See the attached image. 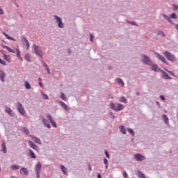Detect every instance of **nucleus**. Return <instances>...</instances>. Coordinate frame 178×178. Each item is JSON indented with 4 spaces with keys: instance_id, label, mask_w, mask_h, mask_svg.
I'll list each match as a JSON object with an SVG mask.
<instances>
[{
    "instance_id": "nucleus-21",
    "label": "nucleus",
    "mask_w": 178,
    "mask_h": 178,
    "mask_svg": "<svg viewBox=\"0 0 178 178\" xmlns=\"http://www.w3.org/2000/svg\"><path fill=\"white\" fill-rule=\"evenodd\" d=\"M60 170H62L63 175H65V176H67V168L65 167L63 165H60Z\"/></svg>"
},
{
    "instance_id": "nucleus-28",
    "label": "nucleus",
    "mask_w": 178,
    "mask_h": 178,
    "mask_svg": "<svg viewBox=\"0 0 178 178\" xmlns=\"http://www.w3.org/2000/svg\"><path fill=\"white\" fill-rule=\"evenodd\" d=\"M116 81H118V84L122 85V87H124V82H123V80H122V79L118 78Z\"/></svg>"
},
{
    "instance_id": "nucleus-24",
    "label": "nucleus",
    "mask_w": 178,
    "mask_h": 178,
    "mask_svg": "<svg viewBox=\"0 0 178 178\" xmlns=\"http://www.w3.org/2000/svg\"><path fill=\"white\" fill-rule=\"evenodd\" d=\"M24 87L26 90H30L31 88V85L30 84V83H29V81H25Z\"/></svg>"
},
{
    "instance_id": "nucleus-12",
    "label": "nucleus",
    "mask_w": 178,
    "mask_h": 178,
    "mask_svg": "<svg viewBox=\"0 0 178 178\" xmlns=\"http://www.w3.org/2000/svg\"><path fill=\"white\" fill-rule=\"evenodd\" d=\"M41 168H42V164L40 162H38L35 166V173H40Z\"/></svg>"
},
{
    "instance_id": "nucleus-53",
    "label": "nucleus",
    "mask_w": 178,
    "mask_h": 178,
    "mask_svg": "<svg viewBox=\"0 0 178 178\" xmlns=\"http://www.w3.org/2000/svg\"><path fill=\"white\" fill-rule=\"evenodd\" d=\"M0 15H3V10L0 8Z\"/></svg>"
},
{
    "instance_id": "nucleus-23",
    "label": "nucleus",
    "mask_w": 178,
    "mask_h": 178,
    "mask_svg": "<svg viewBox=\"0 0 178 178\" xmlns=\"http://www.w3.org/2000/svg\"><path fill=\"white\" fill-rule=\"evenodd\" d=\"M21 131L22 133H24V134H26V136H29V134H30V131L26 127H22L21 128Z\"/></svg>"
},
{
    "instance_id": "nucleus-5",
    "label": "nucleus",
    "mask_w": 178,
    "mask_h": 178,
    "mask_svg": "<svg viewBox=\"0 0 178 178\" xmlns=\"http://www.w3.org/2000/svg\"><path fill=\"white\" fill-rule=\"evenodd\" d=\"M32 49L34 54L38 55V56L42 58V50L41 49V47H40L38 45H33Z\"/></svg>"
},
{
    "instance_id": "nucleus-31",
    "label": "nucleus",
    "mask_w": 178,
    "mask_h": 178,
    "mask_svg": "<svg viewBox=\"0 0 178 178\" xmlns=\"http://www.w3.org/2000/svg\"><path fill=\"white\" fill-rule=\"evenodd\" d=\"M120 102H124V104H127V99H126V97H124L123 96L120 97Z\"/></svg>"
},
{
    "instance_id": "nucleus-3",
    "label": "nucleus",
    "mask_w": 178,
    "mask_h": 178,
    "mask_svg": "<svg viewBox=\"0 0 178 178\" xmlns=\"http://www.w3.org/2000/svg\"><path fill=\"white\" fill-rule=\"evenodd\" d=\"M3 48H6L9 52H12L13 54H17V58L18 59H20V60H23V58L20 56V54H22V51H20L19 49H16L15 50L10 49V47L8 46H3Z\"/></svg>"
},
{
    "instance_id": "nucleus-61",
    "label": "nucleus",
    "mask_w": 178,
    "mask_h": 178,
    "mask_svg": "<svg viewBox=\"0 0 178 178\" xmlns=\"http://www.w3.org/2000/svg\"><path fill=\"white\" fill-rule=\"evenodd\" d=\"M163 17H165V19H168V16L167 15H163Z\"/></svg>"
},
{
    "instance_id": "nucleus-33",
    "label": "nucleus",
    "mask_w": 178,
    "mask_h": 178,
    "mask_svg": "<svg viewBox=\"0 0 178 178\" xmlns=\"http://www.w3.org/2000/svg\"><path fill=\"white\" fill-rule=\"evenodd\" d=\"M22 42H23L24 45H29V40H27V39L26 38H22Z\"/></svg>"
},
{
    "instance_id": "nucleus-9",
    "label": "nucleus",
    "mask_w": 178,
    "mask_h": 178,
    "mask_svg": "<svg viewBox=\"0 0 178 178\" xmlns=\"http://www.w3.org/2000/svg\"><path fill=\"white\" fill-rule=\"evenodd\" d=\"M134 159L138 161V162H142V161H145V156H143L141 154H134Z\"/></svg>"
},
{
    "instance_id": "nucleus-30",
    "label": "nucleus",
    "mask_w": 178,
    "mask_h": 178,
    "mask_svg": "<svg viewBox=\"0 0 178 178\" xmlns=\"http://www.w3.org/2000/svg\"><path fill=\"white\" fill-rule=\"evenodd\" d=\"M120 130L121 133H122V134H126V128L124 127V126L123 125L120 126Z\"/></svg>"
},
{
    "instance_id": "nucleus-60",
    "label": "nucleus",
    "mask_w": 178,
    "mask_h": 178,
    "mask_svg": "<svg viewBox=\"0 0 178 178\" xmlns=\"http://www.w3.org/2000/svg\"><path fill=\"white\" fill-rule=\"evenodd\" d=\"M105 165H105L106 169H108V164H105Z\"/></svg>"
},
{
    "instance_id": "nucleus-59",
    "label": "nucleus",
    "mask_w": 178,
    "mask_h": 178,
    "mask_svg": "<svg viewBox=\"0 0 178 178\" xmlns=\"http://www.w3.org/2000/svg\"><path fill=\"white\" fill-rule=\"evenodd\" d=\"M1 54H3V55H5V51L1 50Z\"/></svg>"
},
{
    "instance_id": "nucleus-29",
    "label": "nucleus",
    "mask_w": 178,
    "mask_h": 178,
    "mask_svg": "<svg viewBox=\"0 0 178 178\" xmlns=\"http://www.w3.org/2000/svg\"><path fill=\"white\" fill-rule=\"evenodd\" d=\"M3 58L7 62H10L11 60L10 56L9 55L3 54Z\"/></svg>"
},
{
    "instance_id": "nucleus-27",
    "label": "nucleus",
    "mask_w": 178,
    "mask_h": 178,
    "mask_svg": "<svg viewBox=\"0 0 178 178\" xmlns=\"http://www.w3.org/2000/svg\"><path fill=\"white\" fill-rule=\"evenodd\" d=\"M19 168H20V166H19V165L17 164H15L11 166L12 170H19Z\"/></svg>"
},
{
    "instance_id": "nucleus-18",
    "label": "nucleus",
    "mask_w": 178,
    "mask_h": 178,
    "mask_svg": "<svg viewBox=\"0 0 178 178\" xmlns=\"http://www.w3.org/2000/svg\"><path fill=\"white\" fill-rule=\"evenodd\" d=\"M58 104L60 105V106H62V108H63V109H65V111H67V112H69V111L70 110L69 108H67V106L66 105V104H65V102H58Z\"/></svg>"
},
{
    "instance_id": "nucleus-11",
    "label": "nucleus",
    "mask_w": 178,
    "mask_h": 178,
    "mask_svg": "<svg viewBox=\"0 0 178 178\" xmlns=\"http://www.w3.org/2000/svg\"><path fill=\"white\" fill-rule=\"evenodd\" d=\"M29 137L32 138L33 141L36 144H39L41 145L42 144V142L41 141V139L38 138L37 136H34L33 135H29Z\"/></svg>"
},
{
    "instance_id": "nucleus-46",
    "label": "nucleus",
    "mask_w": 178,
    "mask_h": 178,
    "mask_svg": "<svg viewBox=\"0 0 178 178\" xmlns=\"http://www.w3.org/2000/svg\"><path fill=\"white\" fill-rule=\"evenodd\" d=\"M109 116H110V118H112L113 119H115V115H113V113H112V112L109 113Z\"/></svg>"
},
{
    "instance_id": "nucleus-1",
    "label": "nucleus",
    "mask_w": 178,
    "mask_h": 178,
    "mask_svg": "<svg viewBox=\"0 0 178 178\" xmlns=\"http://www.w3.org/2000/svg\"><path fill=\"white\" fill-rule=\"evenodd\" d=\"M140 60L143 65H147V66H149L154 63L151 58L145 54H141Z\"/></svg>"
},
{
    "instance_id": "nucleus-32",
    "label": "nucleus",
    "mask_w": 178,
    "mask_h": 178,
    "mask_svg": "<svg viewBox=\"0 0 178 178\" xmlns=\"http://www.w3.org/2000/svg\"><path fill=\"white\" fill-rule=\"evenodd\" d=\"M2 147V152H3V154H6V145H5V143H3L1 145Z\"/></svg>"
},
{
    "instance_id": "nucleus-25",
    "label": "nucleus",
    "mask_w": 178,
    "mask_h": 178,
    "mask_svg": "<svg viewBox=\"0 0 178 178\" xmlns=\"http://www.w3.org/2000/svg\"><path fill=\"white\" fill-rule=\"evenodd\" d=\"M43 67L45 68L46 72H47L48 74H51V70L48 67V65L47 63H44Z\"/></svg>"
},
{
    "instance_id": "nucleus-17",
    "label": "nucleus",
    "mask_w": 178,
    "mask_h": 178,
    "mask_svg": "<svg viewBox=\"0 0 178 178\" xmlns=\"http://www.w3.org/2000/svg\"><path fill=\"white\" fill-rule=\"evenodd\" d=\"M42 122L45 127H47V129H51V124H49V122L47 120H45L44 118H42Z\"/></svg>"
},
{
    "instance_id": "nucleus-37",
    "label": "nucleus",
    "mask_w": 178,
    "mask_h": 178,
    "mask_svg": "<svg viewBox=\"0 0 178 178\" xmlns=\"http://www.w3.org/2000/svg\"><path fill=\"white\" fill-rule=\"evenodd\" d=\"M42 95L43 99H49V98L48 97V95L44 93L43 92H42Z\"/></svg>"
},
{
    "instance_id": "nucleus-4",
    "label": "nucleus",
    "mask_w": 178,
    "mask_h": 178,
    "mask_svg": "<svg viewBox=\"0 0 178 178\" xmlns=\"http://www.w3.org/2000/svg\"><path fill=\"white\" fill-rule=\"evenodd\" d=\"M163 54L166 57L168 60H170V62H176V56H175V55L172 54L170 52L164 51Z\"/></svg>"
},
{
    "instance_id": "nucleus-55",
    "label": "nucleus",
    "mask_w": 178,
    "mask_h": 178,
    "mask_svg": "<svg viewBox=\"0 0 178 178\" xmlns=\"http://www.w3.org/2000/svg\"><path fill=\"white\" fill-rule=\"evenodd\" d=\"M88 169L90 170V172H91V170H92V169L91 168V165H90V164L88 165Z\"/></svg>"
},
{
    "instance_id": "nucleus-36",
    "label": "nucleus",
    "mask_w": 178,
    "mask_h": 178,
    "mask_svg": "<svg viewBox=\"0 0 178 178\" xmlns=\"http://www.w3.org/2000/svg\"><path fill=\"white\" fill-rule=\"evenodd\" d=\"M25 60H27V62H31V60H30V56L29 55V54L25 55Z\"/></svg>"
},
{
    "instance_id": "nucleus-26",
    "label": "nucleus",
    "mask_w": 178,
    "mask_h": 178,
    "mask_svg": "<svg viewBox=\"0 0 178 178\" xmlns=\"http://www.w3.org/2000/svg\"><path fill=\"white\" fill-rule=\"evenodd\" d=\"M138 177L139 178H147L145 177V175H144V173H143L141 171L138 170L137 172Z\"/></svg>"
},
{
    "instance_id": "nucleus-47",
    "label": "nucleus",
    "mask_w": 178,
    "mask_h": 178,
    "mask_svg": "<svg viewBox=\"0 0 178 178\" xmlns=\"http://www.w3.org/2000/svg\"><path fill=\"white\" fill-rule=\"evenodd\" d=\"M159 98H160V99H161V101H165V99H166L165 98V96H163V95H160Z\"/></svg>"
},
{
    "instance_id": "nucleus-14",
    "label": "nucleus",
    "mask_w": 178,
    "mask_h": 178,
    "mask_svg": "<svg viewBox=\"0 0 178 178\" xmlns=\"http://www.w3.org/2000/svg\"><path fill=\"white\" fill-rule=\"evenodd\" d=\"M5 77H6V74H5L3 70H0V80L2 83H5Z\"/></svg>"
},
{
    "instance_id": "nucleus-38",
    "label": "nucleus",
    "mask_w": 178,
    "mask_h": 178,
    "mask_svg": "<svg viewBox=\"0 0 178 178\" xmlns=\"http://www.w3.org/2000/svg\"><path fill=\"white\" fill-rule=\"evenodd\" d=\"M157 35H161L162 37H165V33L162 31H158Z\"/></svg>"
},
{
    "instance_id": "nucleus-45",
    "label": "nucleus",
    "mask_w": 178,
    "mask_h": 178,
    "mask_svg": "<svg viewBox=\"0 0 178 178\" xmlns=\"http://www.w3.org/2000/svg\"><path fill=\"white\" fill-rule=\"evenodd\" d=\"M104 154H105V156H106V158H110L109 152H108V150H105Z\"/></svg>"
},
{
    "instance_id": "nucleus-64",
    "label": "nucleus",
    "mask_w": 178,
    "mask_h": 178,
    "mask_svg": "<svg viewBox=\"0 0 178 178\" xmlns=\"http://www.w3.org/2000/svg\"><path fill=\"white\" fill-rule=\"evenodd\" d=\"M10 178H17V177H16L15 176H12L10 177Z\"/></svg>"
},
{
    "instance_id": "nucleus-50",
    "label": "nucleus",
    "mask_w": 178,
    "mask_h": 178,
    "mask_svg": "<svg viewBox=\"0 0 178 178\" xmlns=\"http://www.w3.org/2000/svg\"><path fill=\"white\" fill-rule=\"evenodd\" d=\"M90 41H93V40H94V35H93L92 34H90Z\"/></svg>"
},
{
    "instance_id": "nucleus-34",
    "label": "nucleus",
    "mask_w": 178,
    "mask_h": 178,
    "mask_svg": "<svg viewBox=\"0 0 178 178\" xmlns=\"http://www.w3.org/2000/svg\"><path fill=\"white\" fill-rule=\"evenodd\" d=\"M60 97L62 98L63 99V101H66V99H67L66 95H65V93H63V92L60 93Z\"/></svg>"
},
{
    "instance_id": "nucleus-48",
    "label": "nucleus",
    "mask_w": 178,
    "mask_h": 178,
    "mask_svg": "<svg viewBox=\"0 0 178 178\" xmlns=\"http://www.w3.org/2000/svg\"><path fill=\"white\" fill-rule=\"evenodd\" d=\"M123 176H124V178L129 177V176L127 175V172H126V171H124Z\"/></svg>"
},
{
    "instance_id": "nucleus-2",
    "label": "nucleus",
    "mask_w": 178,
    "mask_h": 178,
    "mask_svg": "<svg viewBox=\"0 0 178 178\" xmlns=\"http://www.w3.org/2000/svg\"><path fill=\"white\" fill-rule=\"evenodd\" d=\"M110 108L113 109V111H115V112H119V111H123V109H124V106L120 104H115L113 102H111Z\"/></svg>"
},
{
    "instance_id": "nucleus-52",
    "label": "nucleus",
    "mask_w": 178,
    "mask_h": 178,
    "mask_svg": "<svg viewBox=\"0 0 178 178\" xmlns=\"http://www.w3.org/2000/svg\"><path fill=\"white\" fill-rule=\"evenodd\" d=\"M156 104L159 106V108H161V103H159V102H156Z\"/></svg>"
},
{
    "instance_id": "nucleus-49",
    "label": "nucleus",
    "mask_w": 178,
    "mask_h": 178,
    "mask_svg": "<svg viewBox=\"0 0 178 178\" xmlns=\"http://www.w3.org/2000/svg\"><path fill=\"white\" fill-rule=\"evenodd\" d=\"M104 165H108V160L106 159V158L104 159Z\"/></svg>"
},
{
    "instance_id": "nucleus-35",
    "label": "nucleus",
    "mask_w": 178,
    "mask_h": 178,
    "mask_svg": "<svg viewBox=\"0 0 178 178\" xmlns=\"http://www.w3.org/2000/svg\"><path fill=\"white\" fill-rule=\"evenodd\" d=\"M127 131L128 133H129L130 134H131V136H133V137H134V130H133L131 128H128L127 129Z\"/></svg>"
},
{
    "instance_id": "nucleus-42",
    "label": "nucleus",
    "mask_w": 178,
    "mask_h": 178,
    "mask_svg": "<svg viewBox=\"0 0 178 178\" xmlns=\"http://www.w3.org/2000/svg\"><path fill=\"white\" fill-rule=\"evenodd\" d=\"M5 37L7 38V40H13V38L9 36L8 34L4 33Z\"/></svg>"
},
{
    "instance_id": "nucleus-39",
    "label": "nucleus",
    "mask_w": 178,
    "mask_h": 178,
    "mask_svg": "<svg viewBox=\"0 0 178 178\" xmlns=\"http://www.w3.org/2000/svg\"><path fill=\"white\" fill-rule=\"evenodd\" d=\"M171 19H177V15L176 13H172L170 15Z\"/></svg>"
},
{
    "instance_id": "nucleus-20",
    "label": "nucleus",
    "mask_w": 178,
    "mask_h": 178,
    "mask_svg": "<svg viewBox=\"0 0 178 178\" xmlns=\"http://www.w3.org/2000/svg\"><path fill=\"white\" fill-rule=\"evenodd\" d=\"M29 156L32 159H35L37 158V156H35V154H34V152H33L31 149H29Z\"/></svg>"
},
{
    "instance_id": "nucleus-41",
    "label": "nucleus",
    "mask_w": 178,
    "mask_h": 178,
    "mask_svg": "<svg viewBox=\"0 0 178 178\" xmlns=\"http://www.w3.org/2000/svg\"><path fill=\"white\" fill-rule=\"evenodd\" d=\"M50 123L51 124V125L53 126V127H55L56 128L57 126H56V122H55V121H51Z\"/></svg>"
},
{
    "instance_id": "nucleus-8",
    "label": "nucleus",
    "mask_w": 178,
    "mask_h": 178,
    "mask_svg": "<svg viewBox=\"0 0 178 178\" xmlns=\"http://www.w3.org/2000/svg\"><path fill=\"white\" fill-rule=\"evenodd\" d=\"M156 58L159 59V60H161L163 63H165V65H169V63H168V60H166V58L163 57V56L159 54V53H155L154 54Z\"/></svg>"
},
{
    "instance_id": "nucleus-56",
    "label": "nucleus",
    "mask_w": 178,
    "mask_h": 178,
    "mask_svg": "<svg viewBox=\"0 0 178 178\" xmlns=\"http://www.w3.org/2000/svg\"><path fill=\"white\" fill-rule=\"evenodd\" d=\"M36 173V177L38 178H40V172H35Z\"/></svg>"
},
{
    "instance_id": "nucleus-19",
    "label": "nucleus",
    "mask_w": 178,
    "mask_h": 178,
    "mask_svg": "<svg viewBox=\"0 0 178 178\" xmlns=\"http://www.w3.org/2000/svg\"><path fill=\"white\" fill-rule=\"evenodd\" d=\"M161 72L162 74H163V79H165V80H172V77H170L169 74H166L165 71L161 70Z\"/></svg>"
},
{
    "instance_id": "nucleus-62",
    "label": "nucleus",
    "mask_w": 178,
    "mask_h": 178,
    "mask_svg": "<svg viewBox=\"0 0 178 178\" xmlns=\"http://www.w3.org/2000/svg\"><path fill=\"white\" fill-rule=\"evenodd\" d=\"M136 95H138V96L140 95V92H136Z\"/></svg>"
},
{
    "instance_id": "nucleus-40",
    "label": "nucleus",
    "mask_w": 178,
    "mask_h": 178,
    "mask_svg": "<svg viewBox=\"0 0 178 178\" xmlns=\"http://www.w3.org/2000/svg\"><path fill=\"white\" fill-rule=\"evenodd\" d=\"M165 72H168L169 74H170V76H175V73H173V72L172 71H169V70L165 69Z\"/></svg>"
},
{
    "instance_id": "nucleus-13",
    "label": "nucleus",
    "mask_w": 178,
    "mask_h": 178,
    "mask_svg": "<svg viewBox=\"0 0 178 178\" xmlns=\"http://www.w3.org/2000/svg\"><path fill=\"white\" fill-rule=\"evenodd\" d=\"M149 66H151V67H152V70L153 71V72H161V70H161V69H159V67H158V65H156V64H155V63H152V65H150Z\"/></svg>"
},
{
    "instance_id": "nucleus-7",
    "label": "nucleus",
    "mask_w": 178,
    "mask_h": 178,
    "mask_svg": "<svg viewBox=\"0 0 178 178\" xmlns=\"http://www.w3.org/2000/svg\"><path fill=\"white\" fill-rule=\"evenodd\" d=\"M27 143L29 145V147H31L32 148V149H35V151H36L37 152H40V147H38L37 145L34 144V143H33V141L31 140H27Z\"/></svg>"
},
{
    "instance_id": "nucleus-6",
    "label": "nucleus",
    "mask_w": 178,
    "mask_h": 178,
    "mask_svg": "<svg viewBox=\"0 0 178 178\" xmlns=\"http://www.w3.org/2000/svg\"><path fill=\"white\" fill-rule=\"evenodd\" d=\"M17 109L22 116H26V111L20 102L17 103Z\"/></svg>"
},
{
    "instance_id": "nucleus-63",
    "label": "nucleus",
    "mask_w": 178,
    "mask_h": 178,
    "mask_svg": "<svg viewBox=\"0 0 178 178\" xmlns=\"http://www.w3.org/2000/svg\"><path fill=\"white\" fill-rule=\"evenodd\" d=\"M30 48V45H28L27 47H26V49H29Z\"/></svg>"
},
{
    "instance_id": "nucleus-57",
    "label": "nucleus",
    "mask_w": 178,
    "mask_h": 178,
    "mask_svg": "<svg viewBox=\"0 0 178 178\" xmlns=\"http://www.w3.org/2000/svg\"><path fill=\"white\" fill-rule=\"evenodd\" d=\"M39 86H40V87H42L43 86V85H42V83H39Z\"/></svg>"
},
{
    "instance_id": "nucleus-15",
    "label": "nucleus",
    "mask_w": 178,
    "mask_h": 178,
    "mask_svg": "<svg viewBox=\"0 0 178 178\" xmlns=\"http://www.w3.org/2000/svg\"><path fill=\"white\" fill-rule=\"evenodd\" d=\"M5 111L6 113H8L10 116H12V117L15 116V113L13 111L12 108L7 107L6 108Z\"/></svg>"
},
{
    "instance_id": "nucleus-22",
    "label": "nucleus",
    "mask_w": 178,
    "mask_h": 178,
    "mask_svg": "<svg viewBox=\"0 0 178 178\" xmlns=\"http://www.w3.org/2000/svg\"><path fill=\"white\" fill-rule=\"evenodd\" d=\"M162 118L164 123H165V124H169V118H168V115L164 114L162 115Z\"/></svg>"
},
{
    "instance_id": "nucleus-58",
    "label": "nucleus",
    "mask_w": 178,
    "mask_h": 178,
    "mask_svg": "<svg viewBox=\"0 0 178 178\" xmlns=\"http://www.w3.org/2000/svg\"><path fill=\"white\" fill-rule=\"evenodd\" d=\"M113 67L111 66L108 67V70H112Z\"/></svg>"
},
{
    "instance_id": "nucleus-44",
    "label": "nucleus",
    "mask_w": 178,
    "mask_h": 178,
    "mask_svg": "<svg viewBox=\"0 0 178 178\" xmlns=\"http://www.w3.org/2000/svg\"><path fill=\"white\" fill-rule=\"evenodd\" d=\"M0 64L3 65V66H6V63L0 58Z\"/></svg>"
},
{
    "instance_id": "nucleus-51",
    "label": "nucleus",
    "mask_w": 178,
    "mask_h": 178,
    "mask_svg": "<svg viewBox=\"0 0 178 178\" xmlns=\"http://www.w3.org/2000/svg\"><path fill=\"white\" fill-rule=\"evenodd\" d=\"M67 52L68 55H70V54H72V50H70V49H67Z\"/></svg>"
},
{
    "instance_id": "nucleus-10",
    "label": "nucleus",
    "mask_w": 178,
    "mask_h": 178,
    "mask_svg": "<svg viewBox=\"0 0 178 178\" xmlns=\"http://www.w3.org/2000/svg\"><path fill=\"white\" fill-rule=\"evenodd\" d=\"M54 19L56 21V23H58V27H60V29H63L64 24L62 23V19L57 15L54 16Z\"/></svg>"
},
{
    "instance_id": "nucleus-16",
    "label": "nucleus",
    "mask_w": 178,
    "mask_h": 178,
    "mask_svg": "<svg viewBox=\"0 0 178 178\" xmlns=\"http://www.w3.org/2000/svg\"><path fill=\"white\" fill-rule=\"evenodd\" d=\"M21 175H24L25 176H29V170L26 168H22L20 169Z\"/></svg>"
},
{
    "instance_id": "nucleus-54",
    "label": "nucleus",
    "mask_w": 178,
    "mask_h": 178,
    "mask_svg": "<svg viewBox=\"0 0 178 178\" xmlns=\"http://www.w3.org/2000/svg\"><path fill=\"white\" fill-rule=\"evenodd\" d=\"M97 178H102V175L101 174H97Z\"/></svg>"
},
{
    "instance_id": "nucleus-43",
    "label": "nucleus",
    "mask_w": 178,
    "mask_h": 178,
    "mask_svg": "<svg viewBox=\"0 0 178 178\" xmlns=\"http://www.w3.org/2000/svg\"><path fill=\"white\" fill-rule=\"evenodd\" d=\"M47 119L49 120L50 122L54 121V120L52 119V116H51V115H47Z\"/></svg>"
}]
</instances>
